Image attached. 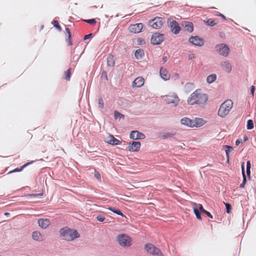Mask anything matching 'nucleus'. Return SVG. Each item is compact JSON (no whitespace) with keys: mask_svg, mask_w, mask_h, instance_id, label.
Segmentation results:
<instances>
[{"mask_svg":"<svg viewBox=\"0 0 256 256\" xmlns=\"http://www.w3.org/2000/svg\"><path fill=\"white\" fill-rule=\"evenodd\" d=\"M201 90L200 89H197L190 96L187 100L189 104L206 105L208 100V95L206 94H202Z\"/></svg>","mask_w":256,"mask_h":256,"instance_id":"1","label":"nucleus"},{"mask_svg":"<svg viewBox=\"0 0 256 256\" xmlns=\"http://www.w3.org/2000/svg\"><path fill=\"white\" fill-rule=\"evenodd\" d=\"M60 233L64 240L68 242L73 241L80 237V234L76 230L68 226L61 228Z\"/></svg>","mask_w":256,"mask_h":256,"instance_id":"2","label":"nucleus"},{"mask_svg":"<svg viewBox=\"0 0 256 256\" xmlns=\"http://www.w3.org/2000/svg\"><path fill=\"white\" fill-rule=\"evenodd\" d=\"M192 206L194 214H195L196 218L200 220H202V218L201 214H204L206 215L210 218H213L212 215L208 210H206L202 204H197L194 202H192Z\"/></svg>","mask_w":256,"mask_h":256,"instance_id":"3","label":"nucleus"},{"mask_svg":"<svg viewBox=\"0 0 256 256\" xmlns=\"http://www.w3.org/2000/svg\"><path fill=\"white\" fill-rule=\"evenodd\" d=\"M232 100H226L222 104L218 111V115L221 118H224L230 112L232 107Z\"/></svg>","mask_w":256,"mask_h":256,"instance_id":"4","label":"nucleus"},{"mask_svg":"<svg viewBox=\"0 0 256 256\" xmlns=\"http://www.w3.org/2000/svg\"><path fill=\"white\" fill-rule=\"evenodd\" d=\"M119 244L124 248L130 246L132 244L131 238L126 234H120L116 238Z\"/></svg>","mask_w":256,"mask_h":256,"instance_id":"5","label":"nucleus"},{"mask_svg":"<svg viewBox=\"0 0 256 256\" xmlns=\"http://www.w3.org/2000/svg\"><path fill=\"white\" fill-rule=\"evenodd\" d=\"M165 35L159 32H154L150 38V43L152 45L156 46L160 44L164 40Z\"/></svg>","mask_w":256,"mask_h":256,"instance_id":"6","label":"nucleus"},{"mask_svg":"<svg viewBox=\"0 0 256 256\" xmlns=\"http://www.w3.org/2000/svg\"><path fill=\"white\" fill-rule=\"evenodd\" d=\"M215 48L220 55L224 57L227 56L230 52V48L225 44H217Z\"/></svg>","mask_w":256,"mask_h":256,"instance_id":"7","label":"nucleus"},{"mask_svg":"<svg viewBox=\"0 0 256 256\" xmlns=\"http://www.w3.org/2000/svg\"><path fill=\"white\" fill-rule=\"evenodd\" d=\"M145 26L142 23L131 24L128 28V30L134 34H140L144 30Z\"/></svg>","mask_w":256,"mask_h":256,"instance_id":"8","label":"nucleus"},{"mask_svg":"<svg viewBox=\"0 0 256 256\" xmlns=\"http://www.w3.org/2000/svg\"><path fill=\"white\" fill-rule=\"evenodd\" d=\"M188 41L192 44L198 47H202L204 44V38L198 36H190Z\"/></svg>","mask_w":256,"mask_h":256,"instance_id":"9","label":"nucleus"},{"mask_svg":"<svg viewBox=\"0 0 256 256\" xmlns=\"http://www.w3.org/2000/svg\"><path fill=\"white\" fill-rule=\"evenodd\" d=\"M169 27L170 30L174 34H178L180 33L182 30L181 26H180L178 23L175 20L168 19Z\"/></svg>","mask_w":256,"mask_h":256,"instance_id":"10","label":"nucleus"},{"mask_svg":"<svg viewBox=\"0 0 256 256\" xmlns=\"http://www.w3.org/2000/svg\"><path fill=\"white\" fill-rule=\"evenodd\" d=\"M164 101L167 104H173L174 106H176L180 102V99L176 93L165 96Z\"/></svg>","mask_w":256,"mask_h":256,"instance_id":"11","label":"nucleus"},{"mask_svg":"<svg viewBox=\"0 0 256 256\" xmlns=\"http://www.w3.org/2000/svg\"><path fill=\"white\" fill-rule=\"evenodd\" d=\"M162 24V18L160 17H156L148 21L149 26L156 30L160 28Z\"/></svg>","mask_w":256,"mask_h":256,"instance_id":"12","label":"nucleus"},{"mask_svg":"<svg viewBox=\"0 0 256 256\" xmlns=\"http://www.w3.org/2000/svg\"><path fill=\"white\" fill-rule=\"evenodd\" d=\"M126 148L130 152H136L139 151L141 143L139 141H132L128 144Z\"/></svg>","mask_w":256,"mask_h":256,"instance_id":"13","label":"nucleus"},{"mask_svg":"<svg viewBox=\"0 0 256 256\" xmlns=\"http://www.w3.org/2000/svg\"><path fill=\"white\" fill-rule=\"evenodd\" d=\"M130 138L134 140H142L146 138L144 134L138 130H132L130 134Z\"/></svg>","mask_w":256,"mask_h":256,"instance_id":"14","label":"nucleus"},{"mask_svg":"<svg viewBox=\"0 0 256 256\" xmlns=\"http://www.w3.org/2000/svg\"><path fill=\"white\" fill-rule=\"evenodd\" d=\"M181 26L184 31H186L190 33L194 31V24L191 22L183 21L181 23Z\"/></svg>","mask_w":256,"mask_h":256,"instance_id":"15","label":"nucleus"},{"mask_svg":"<svg viewBox=\"0 0 256 256\" xmlns=\"http://www.w3.org/2000/svg\"><path fill=\"white\" fill-rule=\"evenodd\" d=\"M109 140H108L106 142L108 144L116 146L120 145L122 144V141L120 140H119L116 138L113 135L110 134L108 136Z\"/></svg>","mask_w":256,"mask_h":256,"instance_id":"16","label":"nucleus"},{"mask_svg":"<svg viewBox=\"0 0 256 256\" xmlns=\"http://www.w3.org/2000/svg\"><path fill=\"white\" fill-rule=\"evenodd\" d=\"M38 226L42 229H46L50 224V220L48 218H40L38 221Z\"/></svg>","mask_w":256,"mask_h":256,"instance_id":"17","label":"nucleus"},{"mask_svg":"<svg viewBox=\"0 0 256 256\" xmlns=\"http://www.w3.org/2000/svg\"><path fill=\"white\" fill-rule=\"evenodd\" d=\"M144 84V79L142 77H138L136 78L132 83V86L133 88H140Z\"/></svg>","mask_w":256,"mask_h":256,"instance_id":"18","label":"nucleus"},{"mask_svg":"<svg viewBox=\"0 0 256 256\" xmlns=\"http://www.w3.org/2000/svg\"><path fill=\"white\" fill-rule=\"evenodd\" d=\"M206 121L202 118H196L194 120H193V128H200L206 123Z\"/></svg>","mask_w":256,"mask_h":256,"instance_id":"19","label":"nucleus"},{"mask_svg":"<svg viewBox=\"0 0 256 256\" xmlns=\"http://www.w3.org/2000/svg\"><path fill=\"white\" fill-rule=\"evenodd\" d=\"M180 124L189 128H192L193 120L188 118L184 117L180 120Z\"/></svg>","mask_w":256,"mask_h":256,"instance_id":"20","label":"nucleus"},{"mask_svg":"<svg viewBox=\"0 0 256 256\" xmlns=\"http://www.w3.org/2000/svg\"><path fill=\"white\" fill-rule=\"evenodd\" d=\"M160 74L161 78L165 81L170 79V76L167 70L162 67L160 69Z\"/></svg>","mask_w":256,"mask_h":256,"instance_id":"21","label":"nucleus"},{"mask_svg":"<svg viewBox=\"0 0 256 256\" xmlns=\"http://www.w3.org/2000/svg\"><path fill=\"white\" fill-rule=\"evenodd\" d=\"M176 134V132H164L162 135V138L163 140L168 139L172 138L174 140H175L174 136Z\"/></svg>","mask_w":256,"mask_h":256,"instance_id":"22","label":"nucleus"},{"mask_svg":"<svg viewBox=\"0 0 256 256\" xmlns=\"http://www.w3.org/2000/svg\"><path fill=\"white\" fill-rule=\"evenodd\" d=\"M107 65L109 67H114L116 63V59L114 56L110 54L107 57Z\"/></svg>","mask_w":256,"mask_h":256,"instance_id":"23","label":"nucleus"},{"mask_svg":"<svg viewBox=\"0 0 256 256\" xmlns=\"http://www.w3.org/2000/svg\"><path fill=\"white\" fill-rule=\"evenodd\" d=\"M107 209L118 216H121L122 218H126V216L124 214L122 211L118 208L108 206Z\"/></svg>","mask_w":256,"mask_h":256,"instance_id":"24","label":"nucleus"},{"mask_svg":"<svg viewBox=\"0 0 256 256\" xmlns=\"http://www.w3.org/2000/svg\"><path fill=\"white\" fill-rule=\"evenodd\" d=\"M144 56V52L143 49L139 48L134 51V57L136 60L142 58Z\"/></svg>","mask_w":256,"mask_h":256,"instance_id":"25","label":"nucleus"},{"mask_svg":"<svg viewBox=\"0 0 256 256\" xmlns=\"http://www.w3.org/2000/svg\"><path fill=\"white\" fill-rule=\"evenodd\" d=\"M221 66L224 69H225L228 73H230L232 71V68L231 64L228 61L222 62Z\"/></svg>","mask_w":256,"mask_h":256,"instance_id":"26","label":"nucleus"},{"mask_svg":"<svg viewBox=\"0 0 256 256\" xmlns=\"http://www.w3.org/2000/svg\"><path fill=\"white\" fill-rule=\"evenodd\" d=\"M32 238L34 240H42V236L41 234L38 231L33 232L32 233Z\"/></svg>","mask_w":256,"mask_h":256,"instance_id":"27","label":"nucleus"},{"mask_svg":"<svg viewBox=\"0 0 256 256\" xmlns=\"http://www.w3.org/2000/svg\"><path fill=\"white\" fill-rule=\"evenodd\" d=\"M82 53H83V52L81 54L80 56H78V54H75V55L73 56H72V58L70 60V63H71L72 66H76V63L78 61V60Z\"/></svg>","mask_w":256,"mask_h":256,"instance_id":"28","label":"nucleus"},{"mask_svg":"<svg viewBox=\"0 0 256 256\" xmlns=\"http://www.w3.org/2000/svg\"><path fill=\"white\" fill-rule=\"evenodd\" d=\"M216 80V75L215 74H210L206 78V82L208 84H212Z\"/></svg>","mask_w":256,"mask_h":256,"instance_id":"29","label":"nucleus"},{"mask_svg":"<svg viewBox=\"0 0 256 256\" xmlns=\"http://www.w3.org/2000/svg\"><path fill=\"white\" fill-rule=\"evenodd\" d=\"M114 118L116 120H118V121H120L122 118H124V116L116 110H115L114 112Z\"/></svg>","mask_w":256,"mask_h":256,"instance_id":"30","label":"nucleus"},{"mask_svg":"<svg viewBox=\"0 0 256 256\" xmlns=\"http://www.w3.org/2000/svg\"><path fill=\"white\" fill-rule=\"evenodd\" d=\"M222 149L225 150L226 156H230V152L234 150V148L232 146L225 144L222 146Z\"/></svg>","mask_w":256,"mask_h":256,"instance_id":"31","label":"nucleus"},{"mask_svg":"<svg viewBox=\"0 0 256 256\" xmlns=\"http://www.w3.org/2000/svg\"><path fill=\"white\" fill-rule=\"evenodd\" d=\"M204 22L206 25L210 26H214L216 24V23L214 22V20L213 18H208L204 20Z\"/></svg>","mask_w":256,"mask_h":256,"instance_id":"32","label":"nucleus"},{"mask_svg":"<svg viewBox=\"0 0 256 256\" xmlns=\"http://www.w3.org/2000/svg\"><path fill=\"white\" fill-rule=\"evenodd\" d=\"M154 245L151 243H147L144 245V250L148 252L151 254Z\"/></svg>","mask_w":256,"mask_h":256,"instance_id":"33","label":"nucleus"},{"mask_svg":"<svg viewBox=\"0 0 256 256\" xmlns=\"http://www.w3.org/2000/svg\"><path fill=\"white\" fill-rule=\"evenodd\" d=\"M162 251L155 246H154V248L151 252V254L159 256L162 254Z\"/></svg>","mask_w":256,"mask_h":256,"instance_id":"34","label":"nucleus"},{"mask_svg":"<svg viewBox=\"0 0 256 256\" xmlns=\"http://www.w3.org/2000/svg\"><path fill=\"white\" fill-rule=\"evenodd\" d=\"M44 194V191L42 190V192L38 194H28L25 195V196L28 198H34L36 196H42Z\"/></svg>","mask_w":256,"mask_h":256,"instance_id":"35","label":"nucleus"},{"mask_svg":"<svg viewBox=\"0 0 256 256\" xmlns=\"http://www.w3.org/2000/svg\"><path fill=\"white\" fill-rule=\"evenodd\" d=\"M224 204L226 206V213L228 214H230L232 212V205L228 202H223Z\"/></svg>","mask_w":256,"mask_h":256,"instance_id":"36","label":"nucleus"},{"mask_svg":"<svg viewBox=\"0 0 256 256\" xmlns=\"http://www.w3.org/2000/svg\"><path fill=\"white\" fill-rule=\"evenodd\" d=\"M71 76V69L69 68L66 71L64 72V79L66 80L69 81Z\"/></svg>","mask_w":256,"mask_h":256,"instance_id":"37","label":"nucleus"},{"mask_svg":"<svg viewBox=\"0 0 256 256\" xmlns=\"http://www.w3.org/2000/svg\"><path fill=\"white\" fill-rule=\"evenodd\" d=\"M52 24L54 26L59 32L62 31V28L58 24V20H53L52 22Z\"/></svg>","mask_w":256,"mask_h":256,"instance_id":"38","label":"nucleus"},{"mask_svg":"<svg viewBox=\"0 0 256 256\" xmlns=\"http://www.w3.org/2000/svg\"><path fill=\"white\" fill-rule=\"evenodd\" d=\"M254 127L253 120L251 119L248 120L246 122V128L248 130H252Z\"/></svg>","mask_w":256,"mask_h":256,"instance_id":"39","label":"nucleus"},{"mask_svg":"<svg viewBox=\"0 0 256 256\" xmlns=\"http://www.w3.org/2000/svg\"><path fill=\"white\" fill-rule=\"evenodd\" d=\"M83 21L84 22L90 24H91V25H95L96 22V20L94 18L84 20Z\"/></svg>","mask_w":256,"mask_h":256,"instance_id":"40","label":"nucleus"},{"mask_svg":"<svg viewBox=\"0 0 256 256\" xmlns=\"http://www.w3.org/2000/svg\"><path fill=\"white\" fill-rule=\"evenodd\" d=\"M24 167L23 166H20V167L19 168H16L14 169L13 170H10V171L8 174H12V173H14V172H22L24 169Z\"/></svg>","mask_w":256,"mask_h":256,"instance_id":"41","label":"nucleus"},{"mask_svg":"<svg viewBox=\"0 0 256 256\" xmlns=\"http://www.w3.org/2000/svg\"><path fill=\"white\" fill-rule=\"evenodd\" d=\"M247 182V178L246 175L242 176V182L240 184V188H244Z\"/></svg>","mask_w":256,"mask_h":256,"instance_id":"42","label":"nucleus"},{"mask_svg":"<svg viewBox=\"0 0 256 256\" xmlns=\"http://www.w3.org/2000/svg\"><path fill=\"white\" fill-rule=\"evenodd\" d=\"M66 41L68 42V46H72V34L66 36Z\"/></svg>","mask_w":256,"mask_h":256,"instance_id":"43","label":"nucleus"},{"mask_svg":"<svg viewBox=\"0 0 256 256\" xmlns=\"http://www.w3.org/2000/svg\"><path fill=\"white\" fill-rule=\"evenodd\" d=\"M98 108H104V100H102V97H100L98 99Z\"/></svg>","mask_w":256,"mask_h":256,"instance_id":"44","label":"nucleus"},{"mask_svg":"<svg viewBox=\"0 0 256 256\" xmlns=\"http://www.w3.org/2000/svg\"><path fill=\"white\" fill-rule=\"evenodd\" d=\"M100 77H101L102 79H104L106 81L108 80L107 72L105 70H103L101 74H100Z\"/></svg>","mask_w":256,"mask_h":256,"instance_id":"45","label":"nucleus"},{"mask_svg":"<svg viewBox=\"0 0 256 256\" xmlns=\"http://www.w3.org/2000/svg\"><path fill=\"white\" fill-rule=\"evenodd\" d=\"M96 219L100 222H103L106 220V218L102 214H98L96 216Z\"/></svg>","mask_w":256,"mask_h":256,"instance_id":"46","label":"nucleus"},{"mask_svg":"<svg viewBox=\"0 0 256 256\" xmlns=\"http://www.w3.org/2000/svg\"><path fill=\"white\" fill-rule=\"evenodd\" d=\"M137 42H138V45H142V44H146V42H145V40L142 38H139L137 39Z\"/></svg>","mask_w":256,"mask_h":256,"instance_id":"47","label":"nucleus"},{"mask_svg":"<svg viewBox=\"0 0 256 256\" xmlns=\"http://www.w3.org/2000/svg\"><path fill=\"white\" fill-rule=\"evenodd\" d=\"M94 177L98 181L101 180V176L100 174L97 171L95 170L94 172Z\"/></svg>","mask_w":256,"mask_h":256,"instance_id":"48","label":"nucleus"},{"mask_svg":"<svg viewBox=\"0 0 256 256\" xmlns=\"http://www.w3.org/2000/svg\"><path fill=\"white\" fill-rule=\"evenodd\" d=\"M92 36H93V34L90 33L89 34L85 35L83 38V40H87L88 39H90L92 38Z\"/></svg>","mask_w":256,"mask_h":256,"instance_id":"49","label":"nucleus"},{"mask_svg":"<svg viewBox=\"0 0 256 256\" xmlns=\"http://www.w3.org/2000/svg\"><path fill=\"white\" fill-rule=\"evenodd\" d=\"M241 168H242V176L246 175V172H245L244 162H241Z\"/></svg>","mask_w":256,"mask_h":256,"instance_id":"50","label":"nucleus"},{"mask_svg":"<svg viewBox=\"0 0 256 256\" xmlns=\"http://www.w3.org/2000/svg\"><path fill=\"white\" fill-rule=\"evenodd\" d=\"M216 16L222 18L224 20H226V16L224 14H222L220 13V12H216Z\"/></svg>","mask_w":256,"mask_h":256,"instance_id":"51","label":"nucleus"},{"mask_svg":"<svg viewBox=\"0 0 256 256\" xmlns=\"http://www.w3.org/2000/svg\"><path fill=\"white\" fill-rule=\"evenodd\" d=\"M34 160H31V161H30L26 164H23V166L24 167V168H26V166H30V164H32L34 162Z\"/></svg>","mask_w":256,"mask_h":256,"instance_id":"52","label":"nucleus"},{"mask_svg":"<svg viewBox=\"0 0 256 256\" xmlns=\"http://www.w3.org/2000/svg\"><path fill=\"white\" fill-rule=\"evenodd\" d=\"M246 174H247V176L249 180H250L251 178V172H250V169H246Z\"/></svg>","mask_w":256,"mask_h":256,"instance_id":"53","label":"nucleus"},{"mask_svg":"<svg viewBox=\"0 0 256 256\" xmlns=\"http://www.w3.org/2000/svg\"><path fill=\"white\" fill-rule=\"evenodd\" d=\"M255 90H256V88H255V86H252L250 88V94L254 96V91H255Z\"/></svg>","mask_w":256,"mask_h":256,"instance_id":"54","label":"nucleus"},{"mask_svg":"<svg viewBox=\"0 0 256 256\" xmlns=\"http://www.w3.org/2000/svg\"><path fill=\"white\" fill-rule=\"evenodd\" d=\"M251 168V162L250 160H248L246 164V169Z\"/></svg>","mask_w":256,"mask_h":256,"instance_id":"55","label":"nucleus"},{"mask_svg":"<svg viewBox=\"0 0 256 256\" xmlns=\"http://www.w3.org/2000/svg\"><path fill=\"white\" fill-rule=\"evenodd\" d=\"M188 58L189 60H191L195 58L194 54H190L188 55Z\"/></svg>","mask_w":256,"mask_h":256,"instance_id":"56","label":"nucleus"},{"mask_svg":"<svg viewBox=\"0 0 256 256\" xmlns=\"http://www.w3.org/2000/svg\"><path fill=\"white\" fill-rule=\"evenodd\" d=\"M66 36H68V34H71V32L70 30L68 28H66Z\"/></svg>","mask_w":256,"mask_h":256,"instance_id":"57","label":"nucleus"},{"mask_svg":"<svg viewBox=\"0 0 256 256\" xmlns=\"http://www.w3.org/2000/svg\"><path fill=\"white\" fill-rule=\"evenodd\" d=\"M168 58L166 56H164V55L163 56L162 60V62H164V63L166 62V61L168 60Z\"/></svg>","mask_w":256,"mask_h":256,"instance_id":"58","label":"nucleus"},{"mask_svg":"<svg viewBox=\"0 0 256 256\" xmlns=\"http://www.w3.org/2000/svg\"><path fill=\"white\" fill-rule=\"evenodd\" d=\"M240 143L242 144V142L241 140H239V139H238L236 140V146H238Z\"/></svg>","mask_w":256,"mask_h":256,"instance_id":"59","label":"nucleus"},{"mask_svg":"<svg viewBox=\"0 0 256 256\" xmlns=\"http://www.w3.org/2000/svg\"><path fill=\"white\" fill-rule=\"evenodd\" d=\"M219 36L221 38H225V34L224 32H220Z\"/></svg>","mask_w":256,"mask_h":256,"instance_id":"60","label":"nucleus"},{"mask_svg":"<svg viewBox=\"0 0 256 256\" xmlns=\"http://www.w3.org/2000/svg\"><path fill=\"white\" fill-rule=\"evenodd\" d=\"M248 140V136H246V135H244V142H246V141H247Z\"/></svg>","mask_w":256,"mask_h":256,"instance_id":"61","label":"nucleus"},{"mask_svg":"<svg viewBox=\"0 0 256 256\" xmlns=\"http://www.w3.org/2000/svg\"><path fill=\"white\" fill-rule=\"evenodd\" d=\"M226 163L229 164L230 163V156H226Z\"/></svg>","mask_w":256,"mask_h":256,"instance_id":"62","label":"nucleus"},{"mask_svg":"<svg viewBox=\"0 0 256 256\" xmlns=\"http://www.w3.org/2000/svg\"><path fill=\"white\" fill-rule=\"evenodd\" d=\"M4 216H8L10 215V214L8 212H4Z\"/></svg>","mask_w":256,"mask_h":256,"instance_id":"63","label":"nucleus"},{"mask_svg":"<svg viewBox=\"0 0 256 256\" xmlns=\"http://www.w3.org/2000/svg\"><path fill=\"white\" fill-rule=\"evenodd\" d=\"M76 48H74V50L73 51H72V52H71V54H74V51H75V50H76Z\"/></svg>","mask_w":256,"mask_h":256,"instance_id":"64","label":"nucleus"}]
</instances>
